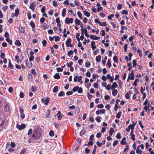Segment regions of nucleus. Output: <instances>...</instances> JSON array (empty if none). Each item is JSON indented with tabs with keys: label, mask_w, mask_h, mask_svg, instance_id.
Masks as SVG:
<instances>
[{
	"label": "nucleus",
	"mask_w": 154,
	"mask_h": 154,
	"mask_svg": "<svg viewBox=\"0 0 154 154\" xmlns=\"http://www.w3.org/2000/svg\"><path fill=\"white\" fill-rule=\"evenodd\" d=\"M41 101L42 103H44L45 104L47 105L50 101V98L49 97H47L46 98H44L41 99Z\"/></svg>",
	"instance_id": "nucleus-1"
},
{
	"label": "nucleus",
	"mask_w": 154,
	"mask_h": 154,
	"mask_svg": "<svg viewBox=\"0 0 154 154\" xmlns=\"http://www.w3.org/2000/svg\"><path fill=\"white\" fill-rule=\"evenodd\" d=\"M73 19L72 18H69L68 17H67L65 19V23L68 24L70 23H72L73 22Z\"/></svg>",
	"instance_id": "nucleus-2"
},
{
	"label": "nucleus",
	"mask_w": 154,
	"mask_h": 154,
	"mask_svg": "<svg viewBox=\"0 0 154 154\" xmlns=\"http://www.w3.org/2000/svg\"><path fill=\"white\" fill-rule=\"evenodd\" d=\"M16 127L19 130H21L26 127V125L23 123L21 124L20 125H17Z\"/></svg>",
	"instance_id": "nucleus-3"
},
{
	"label": "nucleus",
	"mask_w": 154,
	"mask_h": 154,
	"mask_svg": "<svg viewBox=\"0 0 154 154\" xmlns=\"http://www.w3.org/2000/svg\"><path fill=\"white\" fill-rule=\"evenodd\" d=\"M151 106L149 102L148 103V105L145 106L144 107L143 109L145 110L146 112L148 111L149 112V113L150 110L149 109V107Z\"/></svg>",
	"instance_id": "nucleus-4"
},
{
	"label": "nucleus",
	"mask_w": 154,
	"mask_h": 154,
	"mask_svg": "<svg viewBox=\"0 0 154 154\" xmlns=\"http://www.w3.org/2000/svg\"><path fill=\"white\" fill-rule=\"evenodd\" d=\"M36 6V4L34 2H33L30 4L29 8L31 9L33 12L34 11L35 7Z\"/></svg>",
	"instance_id": "nucleus-5"
},
{
	"label": "nucleus",
	"mask_w": 154,
	"mask_h": 154,
	"mask_svg": "<svg viewBox=\"0 0 154 154\" xmlns=\"http://www.w3.org/2000/svg\"><path fill=\"white\" fill-rule=\"evenodd\" d=\"M20 116L23 119H24L25 117V114L23 113V108L20 107Z\"/></svg>",
	"instance_id": "nucleus-6"
},
{
	"label": "nucleus",
	"mask_w": 154,
	"mask_h": 154,
	"mask_svg": "<svg viewBox=\"0 0 154 154\" xmlns=\"http://www.w3.org/2000/svg\"><path fill=\"white\" fill-rule=\"evenodd\" d=\"M90 38L93 40H97L100 39L99 37H97L95 35H90Z\"/></svg>",
	"instance_id": "nucleus-7"
},
{
	"label": "nucleus",
	"mask_w": 154,
	"mask_h": 154,
	"mask_svg": "<svg viewBox=\"0 0 154 154\" xmlns=\"http://www.w3.org/2000/svg\"><path fill=\"white\" fill-rule=\"evenodd\" d=\"M32 137H35L36 139H38L40 137V134H37L36 132L32 135Z\"/></svg>",
	"instance_id": "nucleus-8"
},
{
	"label": "nucleus",
	"mask_w": 154,
	"mask_h": 154,
	"mask_svg": "<svg viewBox=\"0 0 154 154\" xmlns=\"http://www.w3.org/2000/svg\"><path fill=\"white\" fill-rule=\"evenodd\" d=\"M26 64L27 66L30 68L32 66V64L31 62H29L28 60L26 61Z\"/></svg>",
	"instance_id": "nucleus-9"
},
{
	"label": "nucleus",
	"mask_w": 154,
	"mask_h": 154,
	"mask_svg": "<svg viewBox=\"0 0 154 154\" xmlns=\"http://www.w3.org/2000/svg\"><path fill=\"white\" fill-rule=\"evenodd\" d=\"M95 42L94 41H93L91 43V47L93 51L96 48V46L95 45Z\"/></svg>",
	"instance_id": "nucleus-10"
},
{
	"label": "nucleus",
	"mask_w": 154,
	"mask_h": 154,
	"mask_svg": "<svg viewBox=\"0 0 154 154\" xmlns=\"http://www.w3.org/2000/svg\"><path fill=\"white\" fill-rule=\"evenodd\" d=\"M106 142L105 140H104L102 142L100 143L99 141H97V144L98 147H100L103 144H105Z\"/></svg>",
	"instance_id": "nucleus-11"
},
{
	"label": "nucleus",
	"mask_w": 154,
	"mask_h": 154,
	"mask_svg": "<svg viewBox=\"0 0 154 154\" xmlns=\"http://www.w3.org/2000/svg\"><path fill=\"white\" fill-rule=\"evenodd\" d=\"M54 77L56 79H60V76L59 75V73H56L54 75Z\"/></svg>",
	"instance_id": "nucleus-12"
},
{
	"label": "nucleus",
	"mask_w": 154,
	"mask_h": 154,
	"mask_svg": "<svg viewBox=\"0 0 154 154\" xmlns=\"http://www.w3.org/2000/svg\"><path fill=\"white\" fill-rule=\"evenodd\" d=\"M5 109H4V111L6 112L8 111L9 110V106L8 104L7 103H6L5 104Z\"/></svg>",
	"instance_id": "nucleus-13"
},
{
	"label": "nucleus",
	"mask_w": 154,
	"mask_h": 154,
	"mask_svg": "<svg viewBox=\"0 0 154 154\" xmlns=\"http://www.w3.org/2000/svg\"><path fill=\"white\" fill-rule=\"evenodd\" d=\"M101 59V56L100 55L96 57V60L97 62H99L100 61Z\"/></svg>",
	"instance_id": "nucleus-14"
},
{
	"label": "nucleus",
	"mask_w": 154,
	"mask_h": 154,
	"mask_svg": "<svg viewBox=\"0 0 154 154\" xmlns=\"http://www.w3.org/2000/svg\"><path fill=\"white\" fill-rule=\"evenodd\" d=\"M118 87V85L116 82H114L111 86V89H114L115 88Z\"/></svg>",
	"instance_id": "nucleus-15"
},
{
	"label": "nucleus",
	"mask_w": 154,
	"mask_h": 154,
	"mask_svg": "<svg viewBox=\"0 0 154 154\" xmlns=\"http://www.w3.org/2000/svg\"><path fill=\"white\" fill-rule=\"evenodd\" d=\"M83 13L87 17H89L90 16V14L88 11H83Z\"/></svg>",
	"instance_id": "nucleus-16"
},
{
	"label": "nucleus",
	"mask_w": 154,
	"mask_h": 154,
	"mask_svg": "<svg viewBox=\"0 0 154 154\" xmlns=\"http://www.w3.org/2000/svg\"><path fill=\"white\" fill-rule=\"evenodd\" d=\"M126 140V138L125 137L122 138V141H121V143L122 145H126L127 144V143L126 141H124V140Z\"/></svg>",
	"instance_id": "nucleus-17"
},
{
	"label": "nucleus",
	"mask_w": 154,
	"mask_h": 154,
	"mask_svg": "<svg viewBox=\"0 0 154 154\" xmlns=\"http://www.w3.org/2000/svg\"><path fill=\"white\" fill-rule=\"evenodd\" d=\"M112 94L113 96H116L117 95L118 92V91L116 89H112Z\"/></svg>",
	"instance_id": "nucleus-18"
},
{
	"label": "nucleus",
	"mask_w": 154,
	"mask_h": 154,
	"mask_svg": "<svg viewBox=\"0 0 154 154\" xmlns=\"http://www.w3.org/2000/svg\"><path fill=\"white\" fill-rule=\"evenodd\" d=\"M66 10L65 8H64L63 9L62 13V15L63 17H64L66 15Z\"/></svg>",
	"instance_id": "nucleus-19"
},
{
	"label": "nucleus",
	"mask_w": 154,
	"mask_h": 154,
	"mask_svg": "<svg viewBox=\"0 0 154 154\" xmlns=\"http://www.w3.org/2000/svg\"><path fill=\"white\" fill-rule=\"evenodd\" d=\"M71 38H68L67 40L66 41V45L67 46V45H69L70 43H71Z\"/></svg>",
	"instance_id": "nucleus-20"
},
{
	"label": "nucleus",
	"mask_w": 154,
	"mask_h": 154,
	"mask_svg": "<svg viewBox=\"0 0 154 154\" xmlns=\"http://www.w3.org/2000/svg\"><path fill=\"white\" fill-rule=\"evenodd\" d=\"M15 45L18 46H20L21 45V43L19 40H17L15 42Z\"/></svg>",
	"instance_id": "nucleus-21"
},
{
	"label": "nucleus",
	"mask_w": 154,
	"mask_h": 154,
	"mask_svg": "<svg viewBox=\"0 0 154 154\" xmlns=\"http://www.w3.org/2000/svg\"><path fill=\"white\" fill-rule=\"evenodd\" d=\"M19 13V10L18 8H17L15 10V16L17 17ZM12 14L14 15V13H12Z\"/></svg>",
	"instance_id": "nucleus-22"
},
{
	"label": "nucleus",
	"mask_w": 154,
	"mask_h": 154,
	"mask_svg": "<svg viewBox=\"0 0 154 154\" xmlns=\"http://www.w3.org/2000/svg\"><path fill=\"white\" fill-rule=\"evenodd\" d=\"M85 35L87 38L89 37V35L87 34V30L86 28L84 29Z\"/></svg>",
	"instance_id": "nucleus-23"
},
{
	"label": "nucleus",
	"mask_w": 154,
	"mask_h": 154,
	"mask_svg": "<svg viewBox=\"0 0 154 154\" xmlns=\"http://www.w3.org/2000/svg\"><path fill=\"white\" fill-rule=\"evenodd\" d=\"M75 23L76 24L79 25L81 24V21L80 20L76 18L75 20Z\"/></svg>",
	"instance_id": "nucleus-24"
},
{
	"label": "nucleus",
	"mask_w": 154,
	"mask_h": 154,
	"mask_svg": "<svg viewBox=\"0 0 154 154\" xmlns=\"http://www.w3.org/2000/svg\"><path fill=\"white\" fill-rule=\"evenodd\" d=\"M28 80L30 81H31L32 79V76L31 74H29L28 75Z\"/></svg>",
	"instance_id": "nucleus-25"
},
{
	"label": "nucleus",
	"mask_w": 154,
	"mask_h": 154,
	"mask_svg": "<svg viewBox=\"0 0 154 154\" xmlns=\"http://www.w3.org/2000/svg\"><path fill=\"white\" fill-rule=\"evenodd\" d=\"M130 136H131V139H132V140L134 141L135 140V135L134 134H130Z\"/></svg>",
	"instance_id": "nucleus-26"
},
{
	"label": "nucleus",
	"mask_w": 154,
	"mask_h": 154,
	"mask_svg": "<svg viewBox=\"0 0 154 154\" xmlns=\"http://www.w3.org/2000/svg\"><path fill=\"white\" fill-rule=\"evenodd\" d=\"M86 130L85 129H83L80 132V134L81 136L83 135L85 133Z\"/></svg>",
	"instance_id": "nucleus-27"
},
{
	"label": "nucleus",
	"mask_w": 154,
	"mask_h": 154,
	"mask_svg": "<svg viewBox=\"0 0 154 154\" xmlns=\"http://www.w3.org/2000/svg\"><path fill=\"white\" fill-rule=\"evenodd\" d=\"M140 80L138 79H136L133 83V85L136 86H137V83Z\"/></svg>",
	"instance_id": "nucleus-28"
},
{
	"label": "nucleus",
	"mask_w": 154,
	"mask_h": 154,
	"mask_svg": "<svg viewBox=\"0 0 154 154\" xmlns=\"http://www.w3.org/2000/svg\"><path fill=\"white\" fill-rule=\"evenodd\" d=\"M77 15H78V16L80 19H82L83 17L82 15V14L79 11H78L77 12Z\"/></svg>",
	"instance_id": "nucleus-29"
},
{
	"label": "nucleus",
	"mask_w": 154,
	"mask_h": 154,
	"mask_svg": "<svg viewBox=\"0 0 154 154\" xmlns=\"http://www.w3.org/2000/svg\"><path fill=\"white\" fill-rule=\"evenodd\" d=\"M107 65H108V67L109 68H110L112 66L111 64V61L109 59L108 60Z\"/></svg>",
	"instance_id": "nucleus-30"
},
{
	"label": "nucleus",
	"mask_w": 154,
	"mask_h": 154,
	"mask_svg": "<svg viewBox=\"0 0 154 154\" xmlns=\"http://www.w3.org/2000/svg\"><path fill=\"white\" fill-rule=\"evenodd\" d=\"M50 113V111L49 109H48L47 110V112H46V114L45 115V116L46 118H48L49 117V115Z\"/></svg>",
	"instance_id": "nucleus-31"
},
{
	"label": "nucleus",
	"mask_w": 154,
	"mask_h": 154,
	"mask_svg": "<svg viewBox=\"0 0 154 154\" xmlns=\"http://www.w3.org/2000/svg\"><path fill=\"white\" fill-rule=\"evenodd\" d=\"M20 31L22 33H23L24 32V28L22 26H20L19 28Z\"/></svg>",
	"instance_id": "nucleus-32"
},
{
	"label": "nucleus",
	"mask_w": 154,
	"mask_h": 154,
	"mask_svg": "<svg viewBox=\"0 0 154 154\" xmlns=\"http://www.w3.org/2000/svg\"><path fill=\"white\" fill-rule=\"evenodd\" d=\"M133 66L134 67H135L137 65L136 60H134L132 61Z\"/></svg>",
	"instance_id": "nucleus-33"
},
{
	"label": "nucleus",
	"mask_w": 154,
	"mask_h": 154,
	"mask_svg": "<svg viewBox=\"0 0 154 154\" xmlns=\"http://www.w3.org/2000/svg\"><path fill=\"white\" fill-rule=\"evenodd\" d=\"M73 63L72 62H70L69 63H67L66 65L68 67H71V66L73 65Z\"/></svg>",
	"instance_id": "nucleus-34"
},
{
	"label": "nucleus",
	"mask_w": 154,
	"mask_h": 154,
	"mask_svg": "<svg viewBox=\"0 0 154 154\" xmlns=\"http://www.w3.org/2000/svg\"><path fill=\"white\" fill-rule=\"evenodd\" d=\"M65 95V94L64 92L63 91H60L58 94V96L59 97H61L63 95Z\"/></svg>",
	"instance_id": "nucleus-35"
},
{
	"label": "nucleus",
	"mask_w": 154,
	"mask_h": 154,
	"mask_svg": "<svg viewBox=\"0 0 154 154\" xmlns=\"http://www.w3.org/2000/svg\"><path fill=\"white\" fill-rule=\"evenodd\" d=\"M9 67L11 69H13V66L11 64V61L9 60V64H8Z\"/></svg>",
	"instance_id": "nucleus-36"
},
{
	"label": "nucleus",
	"mask_w": 154,
	"mask_h": 154,
	"mask_svg": "<svg viewBox=\"0 0 154 154\" xmlns=\"http://www.w3.org/2000/svg\"><path fill=\"white\" fill-rule=\"evenodd\" d=\"M114 131V129L112 128H111L110 129L109 134L110 135H112L113 132Z\"/></svg>",
	"instance_id": "nucleus-37"
},
{
	"label": "nucleus",
	"mask_w": 154,
	"mask_h": 154,
	"mask_svg": "<svg viewBox=\"0 0 154 154\" xmlns=\"http://www.w3.org/2000/svg\"><path fill=\"white\" fill-rule=\"evenodd\" d=\"M58 86H56L54 88L53 90V92L54 93H55V92H57L58 90Z\"/></svg>",
	"instance_id": "nucleus-38"
},
{
	"label": "nucleus",
	"mask_w": 154,
	"mask_h": 154,
	"mask_svg": "<svg viewBox=\"0 0 154 154\" xmlns=\"http://www.w3.org/2000/svg\"><path fill=\"white\" fill-rule=\"evenodd\" d=\"M15 59L17 60V63H19V61H20L21 60L19 59V57L16 55L15 57Z\"/></svg>",
	"instance_id": "nucleus-39"
},
{
	"label": "nucleus",
	"mask_w": 154,
	"mask_h": 154,
	"mask_svg": "<svg viewBox=\"0 0 154 154\" xmlns=\"http://www.w3.org/2000/svg\"><path fill=\"white\" fill-rule=\"evenodd\" d=\"M49 134L50 136H51V137L53 136L54 134V131L52 130L50 131L49 133Z\"/></svg>",
	"instance_id": "nucleus-40"
},
{
	"label": "nucleus",
	"mask_w": 154,
	"mask_h": 154,
	"mask_svg": "<svg viewBox=\"0 0 154 154\" xmlns=\"http://www.w3.org/2000/svg\"><path fill=\"white\" fill-rule=\"evenodd\" d=\"M122 14H128V11L127 10H123L122 11Z\"/></svg>",
	"instance_id": "nucleus-41"
},
{
	"label": "nucleus",
	"mask_w": 154,
	"mask_h": 154,
	"mask_svg": "<svg viewBox=\"0 0 154 154\" xmlns=\"http://www.w3.org/2000/svg\"><path fill=\"white\" fill-rule=\"evenodd\" d=\"M7 42L10 45H12V42L11 40L9 39V38H6V39Z\"/></svg>",
	"instance_id": "nucleus-42"
},
{
	"label": "nucleus",
	"mask_w": 154,
	"mask_h": 154,
	"mask_svg": "<svg viewBox=\"0 0 154 154\" xmlns=\"http://www.w3.org/2000/svg\"><path fill=\"white\" fill-rule=\"evenodd\" d=\"M128 127L130 129H134V125L133 124H130L128 126Z\"/></svg>",
	"instance_id": "nucleus-43"
},
{
	"label": "nucleus",
	"mask_w": 154,
	"mask_h": 154,
	"mask_svg": "<svg viewBox=\"0 0 154 154\" xmlns=\"http://www.w3.org/2000/svg\"><path fill=\"white\" fill-rule=\"evenodd\" d=\"M118 58L117 57V56H115L113 57V60L115 62V63H117L118 62Z\"/></svg>",
	"instance_id": "nucleus-44"
},
{
	"label": "nucleus",
	"mask_w": 154,
	"mask_h": 154,
	"mask_svg": "<svg viewBox=\"0 0 154 154\" xmlns=\"http://www.w3.org/2000/svg\"><path fill=\"white\" fill-rule=\"evenodd\" d=\"M78 92L79 93H81L83 91L82 88L81 87H79V88L77 90Z\"/></svg>",
	"instance_id": "nucleus-45"
},
{
	"label": "nucleus",
	"mask_w": 154,
	"mask_h": 154,
	"mask_svg": "<svg viewBox=\"0 0 154 154\" xmlns=\"http://www.w3.org/2000/svg\"><path fill=\"white\" fill-rule=\"evenodd\" d=\"M121 112H118L116 115V118L117 119H119L121 116Z\"/></svg>",
	"instance_id": "nucleus-46"
},
{
	"label": "nucleus",
	"mask_w": 154,
	"mask_h": 154,
	"mask_svg": "<svg viewBox=\"0 0 154 154\" xmlns=\"http://www.w3.org/2000/svg\"><path fill=\"white\" fill-rule=\"evenodd\" d=\"M45 19L44 17H42L40 19V22L42 23L45 21Z\"/></svg>",
	"instance_id": "nucleus-47"
},
{
	"label": "nucleus",
	"mask_w": 154,
	"mask_h": 154,
	"mask_svg": "<svg viewBox=\"0 0 154 154\" xmlns=\"http://www.w3.org/2000/svg\"><path fill=\"white\" fill-rule=\"evenodd\" d=\"M79 88V87L78 86H75L72 89V91L75 92L77 91L78 89Z\"/></svg>",
	"instance_id": "nucleus-48"
},
{
	"label": "nucleus",
	"mask_w": 154,
	"mask_h": 154,
	"mask_svg": "<svg viewBox=\"0 0 154 154\" xmlns=\"http://www.w3.org/2000/svg\"><path fill=\"white\" fill-rule=\"evenodd\" d=\"M100 25L101 26H106V24L105 22H104L102 23H100Z\"/></svg>",
	"instance_id": "nucleus-49"
},
{
	"label": "nucleus",
	"mask_w": 154,
	"mask_h": 154,
	"mask_svg": "<svg viewBox=\"0 0 154 154\" xmlns=\"http://www.w3.org/2000/svg\"><path fill=\"white\" fill-rule=\"evenodd\" d=\"M42 43L43 46L44 47H45L47 43V41H46V40H43Z\"/></svg>",
	"instance_id": "nucleus-50"
},
{
	"label": "nucleus",
	"mask_w": 154,
	"mask_h": 154,
	"mask_svg": "<svg viewBox=\"0 0 154 154\" xmlns=\"http://www.w3.org/2000/svg\"><path fill=\"white\" fill-rule=\"evenodd\" d=\"M73 54V51L71 50L68 52L67 53V55L68 56H70V55L72 54Z\"/></svg>",
	"instance_id": "nucleus-51"
},
{
	"label": "nucleus",
	"mask_w": 154,
	"mask_h": 154,
	"mask_svg": "<svg viewBox=\"0 0 154 154\" xmlns=\"http://www.w3.org/2000/svg\"><path fill=\"white\" fill-rule=\"evenodd\" d=\"M136 153L138 154H142L143 151L140 150H136Z\"/></svg>",
	"instance_id": "nucleus-52"
},
{
	"label": "nucleus",
	"mask_w": 154,
	"mask_h": 154,
	"mask_svg": "<svg viewBox=\"0 0 154 154\" xmlns=\"http://www.w3.org/2000/svg\"><path fill=\"white\" fill-rule=\"evenodd\" d=\"M0 57L2 59H4L5 57V54L3 53H1L0 55Z\"/></svg>",
	"instance_id": "nucleus-53"
},
{
	"label": "nucleus",
	"mask_w": 154,
	"mask_h": 154,
	"mask_svg": "<svg viewBox=\"0 0 154 154\" xmlns=\"http://www.w3.org/2000/svg\"><path fill=\"white\" fill-rule=\"evenodd\" d=\"M57 72H62L63 71V69L62 68H61L60 67H58V68H57Z\"/></svg>",
	"instance_id": "nucleus-54"
},
{
	"label": "nucleus",
	"mask_w": 154,
	"mask_h": 154,
	"mask_svg": "<svg viewBox=\"0 0 154 154\" xmlns=\"http://www.w3.org/2000/svg\"><path fill=\"white\" fill-rule=\"evenodd\" d=\"M134 78V75H129L128 79H130L131 80H133Z\"/></svg>",
	"instance_id": "nucleus-55"
},
{
	"label": "nucleus",
	"mask_w": 154,
	"mask_h": 154,
	"mask_svg": "<svg viewBox=\"0 0 154 154\" xmlns=\"http://www.w3.org/2000/svg\"><path fill=\"white\" fill-rule=\"evenodd\" d=\"M86 75L88 77H90L91 75V72H87L86 73Z\"/></svg>",
	"instance_id": "nucleus-56"
},
{
	"label": "nucleus",
	"mask_w": 154,
	"mask_h": 154,
	"mask_svg": "<svg viewBox=\"0 0 154 154\" xmlns=\"http://www.w3.org/2000/svg\"><path fill=\"white\" fill-rule=\"evenodd\" d=\"M53 5L55 7H56L57 6V2L55 1H53Z\"/></svg>",
	"instance_id": "nucleus-57"
},
{
	"label": "nucleus",
	"mask_w": 154,
	"mask_h": 154,
	"mask_svg": "<svg viewBox=\"0 0 154 154\" xmlns=\"http://www.w3.org/2000/svg\"><path fill=\"white\" fill-rule=\"evenodd\" d=\"M125 97L127 99H129L130 97V96L129 95V94L127 93L126 94H125Z\"/></svg>",
	"instance_id": "nucleus-58"
},
{
	"label": "nucleus",
	"mask_w": 154,
	"mask_h": 154,
	"mask_svg": "<svg viewBox=\"0 0 154 154\" xmlns=\"http://www.w3.org/2000/svg\"><path fill=\"white\" fill-rule=\"evenodd\" d=\"M90 149H88L87 147L85 149V153L87 154H88L90 152Z\"/></svg>",
	"instance_id": "nucleus-59"
},
{
	"label": "nucleus",
	"mask_w": 154,
	"mask_h": 154,
	"mask_svg": "<svg viewBox=\"0 0 154 154\" xmlns=\"http://www.w3.org/2000/svg\"><path fill=\"white\" fill-rule=\"evenodd\" d=\"M91 63L90 62L85 63V66L86 67H88L90 66Z\"/></svg>",
	"instance_id": "nucleus-60"
},
{
	"label": "nucleus",
	"mask_w": 154,
	"mask_h": 154,
	"mask_svg": "<svg viewBox=\"0 0 154 154\" xmlns=\"http://www.w3.org/2000/svg\"><path fill=\"white\" fill-rule=\"evenodd\" d=\"M111 85L109 84H108L106 87V88L108 91H109L111 88Z\"/></svg>",
	"instance_id": "nucleus-61"
},
{
	"label": "nucleus",
	"mask_w": 154,
	"mask_h": 154,
	"mask_svg": "<svg viewBox=\"0 0 154 154\" xmlns=\"http://www.w3.org/2000/svg\"><path fill=\"white\" fill-rule=\"evenodd\" d=\"M30 25L31 26V27H32V28H34L35 27V24L34 23L32 22V21H31V22H30Z\"/></svg>",
	"instance_id": "nucleus-62"
},
{
	"label": "nucleus",
	"mask_w": 154,
	"mask_h": 154,
	"mask_svg": "<svg viewBox=\"0 0 154 154\" xmlns=\"http://www.w3.org/2000/svg\"><path fill=\"white\" fill-rule=\"evenodd\" d=\"M118 142V140H115L113 143V146H115L116 145H117Z\"/></svg>",
	"instance_id": "nucleus-63"
},
{
	"label": "nucleus",
	"mask_w": 154,
	"mask_h": 154,
	"mask_svg": "<svg viewBox=\"0 0 154 154\" xmlns=\"http://www.w3.org/2000/svg\"><path fill=\"white\" fill-rule=\"evenodd\" d=\"M122 5L120 4H119L117 5V9L118 10H120L122 9Z\"/></svg>",
	"instance_id": "nucleus-64"
}]
</instances>
